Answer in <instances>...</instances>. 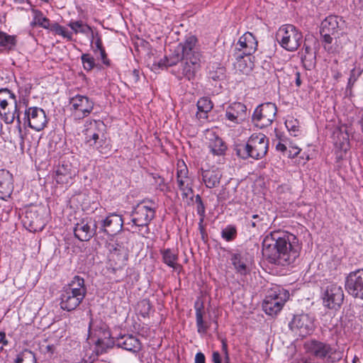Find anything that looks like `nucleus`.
I'll use <instances>...</instances> for the list:
<instances>
[{
	"mask_svg": "<svg viewBox=\"0 0 363 363\" xmlns=\"http://www.w3.org/2000/svg\"><path fill=\"white\" fill-rule=\"evenodd\" d=\"M95 46L93 47V50L94 53H96V52L102 48H104L101 38L99 34V33H96V40L94 42Z\"/></svg>",
	"mask_w": 363,
	"mask_h": 363,
	"instance_id": "5fc2aeb1",
	"label": "nucleus"
},
{
	"mask_svg": "<svg viewBox=\"0 0 363 363\" xmlns=\"http://www.w3.org/2000/svg\"><path fill=\"white\" fill-rule=\"evenodd\" d=\"M314 58H315V55L313 52L311 48L309 45L304 44L303 47V53H302V57H301L302 60L305 61V60H307L308 59L312 60Z\"/></svg>",
	"mask_w": 363,
	"mask_h": 363,
	"instance_id": "09e8293b",
	"label": "nucleus"
},
{
	"mask_svg": "<svg viewBox=\"0 0 363 363\" xmlns=\"http://www.w3.org/2000/svg\"><path fill=\"white\" fill-rule=\"evenodd\" d=\"M362 73V69L360 67H359L357 69L356 67H354L350 71V76L348 79V82H347V88H350V89L352 88V86H354L355 82L357 81L359 77L361 76Z\"/></svg>",
	"mask_w": 363,
	"mask_h": 363,
	"instance_id": "a18cd8bd",
	"label": "nucleus"
},
{
	"mask_svg": "<svg viewBox=\"0 0 363 363\" xmlns=\"http://www.w3.org/2000/svg\"><path fill=\"white\" fill-rule=\"evenodd\" d=\"M257 49V40L250 32L240 37L235 45L234 56L236 59L252 55Z\"/></svg>",
	"mask_w": 363,
	"mask_h": 363,
	"instance_id": "f8f14e48",
	"label": "nucleus"
},
{
	"mask_svg": "<svg viewBox=\"0 0 363 363\" xmlns=\"http://www.w3.org/2000/svg\"><path fill=\"white\" fill-rule=\"evenodd\" d=\"M74 34L82 33L89 35L91 27L82 21H70L67 25Z\"/></svg>",
	"mask_w": 363,
	"mask_h": 363,
	"instance_id": "4c0bfd02",
	"label": "nucleus"
},
{
	"mask_svg": "<svg viewBox=\"0 0 363 363\" xmlns=\"http://www.w3.org/2000/svg\"><path fill=\"white\" fill-rule=\"evenodd\" d=\"M345 288L354 298L363 299V269L352 272L348 274L346 278Z\"/></svg>",
	"mask_w": 363,
	"mask_h": 363,
	"instance_id": "2eb2a0df",
	"label": "nucleus"
},
{
	"mask_svg": "<svg viewBox=\"0 0 363 363\" xmlns=\"http://www.w3.org/2000/svg\"><path fill=\"white\" fill-rule=\"evenodd\" d=\"M16 37L10 35L6 33L0 31V46L9 50H13L16 45Z\"/></svg>",
	"mask_w": 363,
	"mask_h": 363,
	"instance_id": "e433bc0d",
	"label": "nucleus"
},
{
	"mask_svg": "<svg viewBox=\"0 0 363 363\" xmlns=\"http://www.w3.org/2000/svg\"><path fill=\"white\" fill-rule=\"evenodd\" d=\"M277 111L274 104L271 102L262 104L255 109L252 117V122L259 128L268 127L274 121Z\"/></svg>",
	"mask_w": 363,
	"mask_h": 363,
	"instance_id": "6e6552de",
	"label": "nucleus"
},
{
	"mask_svg": "<svg viewBox=\"0 0 363 363\" xmlns=\"http://www.w3.org/2000/svg\"><path fill=\"white\" fill-rule=\"evenodd\" d=\"M0 115L7 124L12 123L16 119L19 137L23 143L24 138L22 133L20 108L16 95L6 88L0 89Z\"/></svg>",
	"mask_w": 363,
	"mask_h": 363,
	"instance_id": "20e7f679",
	"label": "nucleus"
},
{
	"mask_svg": "<svg viewBox=\"0 0 363 363\" xmlns=\"http://www.w3.org/2000/svg\"><path fill=\"white\" fill-rule=\"evenodd\" d=\"M55 350V347L53 345H48L45 347V352L48 353H50V354H53Z\"/></svg>",
	"mask_w": 363,
	"mask_h": 363,
	"instance_id": "774afa93",
	"label": "nucleus"
},
{
	"mask_svg": "<svg viewBox=\"0 0 363 363\" xmlns=\"http://www.w3.org/2000/svg\"><path fill=\"white\" fill-rule=\"evenodd\" d=\"M237 236V229L234 225H228L221 231V237L227 242L233 241Z\"/></svg>",
	"mask_w": 363,
	"mask_h": 363,
	"instance_id": "79ce46f5",
	"label": "nucleus"
},
{
	"mask_svg": "<svg viewBox=\"0 0 363 363\" xmlns=\"http://www.w3.org/2000/svg\"><path fill=\"white\" fill-rule=\"evenodd\" d=\"M77 174L76 168L69 162H62L55 170V179L58 184H68Z\"/></svg>",
	"mask_w": 363,
	"mask_h": 363,
	"instance_id": "4be33fe9",
	"label": "nucleus"
},
{
	"mask_svg": "<svg viewBox=\"0 0 363 363\" xmlns=\"http://www.w3.org/2000/svg\"><path fill=\"white\" fill-rule=\"evenodd\" d=\"M2 343L3 345H6L8 344V341L6 339V334L4 332H0V344Z\"/></svg>",
	"mask_w": 363,
	"mask_h": 363,
	"instance_id": "338daca9",
	"label": "nucleus"
},
{
	"mask_svg": "<svg viewBox=\"0 0 363 363\" xmlns=\"http://www.w3.org/2000/svg\"><path fill=\"white\" fill-rule=\"evenodd\" d=\"M277 191L279 194H282L284 193H286V192H291V188L289 187V186L288 184H281V185H279L277 189Z\"/></svg>",
	"mask_w": 363,
	"mask_h": 363,
	"instance_id": "13d9d810",
	"label": "nucleus"
},
{
	"mask_svg": "<svg viewBox=\"0 0 363 363\" xmlns=\"http://www.w3.org/2000/svg\"><path fill=\"white\" fill-rule=\"evenodd\" d=\"M289 298V293L287 290L279 286H274L267 292L262 303L263 310L269 315H277Z\"/></svg>",
	"mask_w": 363,
	"mask_h": 363,
	"instance_id": "423d86ee",
	"label": "nucleus"
},
{
	"mask_svg": "<svg viewBox=\"0 0 363 363\" xmlns=\"http://www.w3.org/2000/svg\"><path fill=\"white\" fill-rule=\"evenodd\" d=\"M64 289L69 291H81V294L86 296V287L84 284V279L79 276H75L72 280Z\"/></svg>",
	"mask_w": 363,
	"mask_h": 363,
	"instance_id": "f704fd0d",
	"label": "nucleus"
},
{
	"mask_svg": "<svg viewBox=\"0 0 363 363\" xmlns=\"http://www.w3.org/2000/svg\"><path fill=\"white\" fill-rule=\"evenodd\" d=\"M162 259L164 264L175 270L180 267L177 262L178 254L175 250H165L162 252Z\"/></svg>",
	"mask_w": 363,
	"mask_h": 363,
	"instance_id": "72a5a7b5",
	"label": "nucleus"
},
{
	"mask_svg": "<svg viewBox=\"0 0 363 363\" xmlns=\"http://www.w3.org/2000/svg\"><path fill=\"white\" fill-rule=\"evenodd\" d=\"M246 107L241 102L233 103L230 106L225 112V117L230 121L238 124L241 121V117L244 115Z\"/></svg>",
	"mask_w": 363,
	"mask_h": 363,
	"instance_id": "c756f323",
	"label": "nucleus"
},
{
	"mask_svg": "<svg viewBox=\"0 0 363 363\" xmlns=\"http://www.w3.org/2000/svg\"><path fill=\"white\" fill-rule=\"evenodd\" d=\"M198 111L196 117L199 119H206L208 118V113L210 112L213 107V103L208 97H202L197 101Z\"/></svg>",
	"mask_w": 363,
	"mask_h": 363,
	"instance_id": "2f4dec72",
	"label": "nucleus"
},
{
	"mask_svg": "<svg viewBox=\"0 0 363 363\" xmlns=\"http://www.w3.org/2000/svg\"><path fill=\"white\" fill-rule=\"evenodd\" d=\"M69 104L78 114L79 118L86 117L94 108V102L91 100L86 96L79 94L71 98Z\"/></svg>",
	"mask_w": 363,
	"mask_h": 363,
	"instance_id": "a211bd4d",
	"label": "nucleus"
},
{
	"mask_svg": "<svg viewBox=\"0 0 363 363\" xmlns=\"http://www.w3.org/2000/svg\"><path fill=\"white\" fill-rule=\"evenodd\" d=\"M181 60H182V69H178V71L182 72V77L178 76V77H185L188 80H191L201 67V59L200 57L192 56L191 58H183Z\"/></svg>",
	"mask_w": 363,
	"mask_h": 363,
	"instance_id": "5701e85b",
	"label": "nucleus"
},
{
	"mask_svg": "<svg viewBox=\"0 0 363 363\" xmlns=\"http://www.w3.org/2000/svg\"><path fill=\"white\" fill-rule=\"evenodd\" d=\"M22 222L23 226L30 232L41 231L45 226L42 217L37 211L33 209L26 211Z\"/></svg>",
	"mask_w": 363,
	"mask_h": 363,
	"instance_id": "aec40b11",
	"label": "nucleus"
},
{
	"mask_svg": "<svg viewBox=\"0 0 363 363\" xmlns=\"http://www.w3.org/2000/svg\"><path fill=\"white\" fill-rule=\"evenodd\" d=\"M212 362L213 363H222L220 354L218 351L213 352Z\"/></svg>",
	"mask_w": 363,
	"mask_h": 363,
	"instance_id": "680f3d73",
	"label": "nucleus"
},
{
	"mask_svg": "<svg viewBox=\"0 0 363 363\" xmlns=\"http://www.w3.org/2000/svg\"><path fill=\"white\" fill-rule=\"evenodd\" d=\"M276 149H277V150H278L279 152L286 153V155L288 154V147L285 144H284L281 142H279L277 144Z\"/></svg>",
	"mask_w": 363,
	"mask_h": 363,
	"instance_id": "052dcab7",
	"label": "nucleus"
},
{
	"mask_svg": "<svg viewBox=\"0 0 363 363\" xmlns=\"http://www.w3.org/2000/svg\"><path fill=\"white\" fill-rule=\"evenodd\" d=\"M285 125L291 135L297 137L301 135V125L298 119L293 116H289L285 121Z\"/></svg>",
	"mask_w": 363,
	"mask_h": 363,
	"instance_id": "c9c22d12",
	"label": "nucleus"
},
{
	"mask_svg": "<svg viewBox=\"0 0 363 363\" xmlns=\"http://www.w3.org/2000/svg\"><path fill=\"white\" fill-rule=\"evenodd\" d=\"M225 68L223 66H218L216 69L210 70L209 78L213 81H219L225 77Z\"/></svg>",
	"mask_w": 363,
	"mask_h": 363,
	"instance_id": "c03bdc74",
	"label": "nucleus"
},
{
	"mask_svg": "<svg viewBox=\"0 0 363 363\" xmlns=\"http://www.w3.org/2000/svg\"><path fill=\"white\" fill-rule=\"evenodd\" d=\"M237 62L235 64V67L238 70H239L242 74H247L250 72L253 67V62L249 58V62L247 63L246 60L243 58L236 59Z\"/></svg>",
	"mask_w": 363,
	"mask_h": 363,
	"instance_id": "a19ab883",
	"label": "nucleus"
},
{
	"mask_svg": "<svg viewBox=\"0 0 363 363\" xmlns=\"http://www.w3.org/2000/svg\"><path fill=\"white\" fill-rule=\"evenodd\" d=\"M320 33H321V35L323 36V42L325 43V45H324L325 49L327 50L328 52H330V48H327L326 45L327 44L330 45L332 43L333 38L331 37V35H333V34L330 33L323 32V30H320Z\"/></svg>",
	"mask_w": 363,
	"mask_h": 363,
	"instance_id": "864d4df0",
	"label": "nucleus"
},
{
	"mask_svg": "<svg viewBox=\"0 0 363 363\" xmlns=\"http://www.w3.org/2000/svg\"><path fill=\"white\" fill-rule=\"evenodd\" d=\"M155 216V210L152 206L143 201L138 203L131 214V221L133 225L143 227L147 225Z\"/></svg>",
	"mask_w": 363,
	"mask_h": 363,
	"instance_id": "4468645a",
	"label": "nucleus"
},
{
	"mask_svg": "<svg viewBox=\"0 0 363 363\" xmlns=\"http://www.w3.org/2000/svg\"><path fill=\"white\" fill-rule=\"evenodd\" d=\"M104 343V341L101 340V339H98L97 341L96 342V346L97 347H99L97 350H96V353L97 354H102L104 352V348H100L99 347L101 346V345H102Z\"/></svg>",
	"mask_w": 363,
	"mask_h": 363,
	"instance_id": "0e129e2a",
	"label": "nucleus"
},
{
	"mask_svg": "<svg viewBox=\"0 0 363 363\" xmlns=\"http://www.w3.org/2000/svg\"><path fill=\"white\" fill-rule=\"evenodd\" d=\"M230 261L237 273L245 275L250 272V260L247 253L237 252L231 255Z\"/></svg>",
	"mask_w": 363,
	"mask_h": 363,
	"instance_id": "a878e982",
	"label": "nucleus"
},
{
	"mask_svg": "<svg viewBox=\"0 0 363 363\" xmlns=\"http://www.w3.org/2000/svg\"><path fill=\"white\" fill-rule=\"evenodd\" d=\"M301 149L298 147L295 143L290 142L288 145L287 156L289 158H294L301 152Z\"/></svg>",
	"mask_w": 363,
	"mask_h": 363,
	"instance_id": "de8ad7c7",
	"label": "nucleus"
},
{
	"mask_svg": "<svg viewBox=\"0 0 363 363\" xmlns=\"http://www.w3.org/2000/svg\"><path fill=\"white\" fill-rule=\"evenodd\" d=\"M15 363H36L35 354L28 350H24L18 354Z\"/></svg>",
	"mask_w": 363,
	"mask_h": 363,
	"instance_id": "58836bf2",
	"label": "nucleus"
},
{
	"mask_svg": "<svg viewBox=\"0 0 363 363\" xmlns=\"http://www.w3.org/2000/svg\"><path fill=\"white\" fill-rule=\"evenodd\" d=\"M295 83L298 87L301 85V74L299 72H296L295 74Z\"/></svg>",
	"mask_w": 363,
	"mask_h": 363,
	"instance_id": "69168bd1",
	"label": "nucleus"
},
{
	"mask_svg": "<svg viewBox=\"0 0 363 363\" xmlns=\"http://www.w3.org/2000/svg\"><path fill=\"white\" fill-rule=\"evenodd\" d=\"M85 296L77 290L69 291L63 288L60 294V308L64 311H72L80 305Z\"/></svg>",
	"mask_w": 363,
	"mask_h": 363,
	"instance_id": "f3484780",
	"label": "nucleus"
},
{
	"mask_svg": "<svg viewBox=\"0 0 363 363\" xmlns=\"http://www.w3.org/2000/svg\"><path fill=\"white\" fill-rule=\"evenodd\" d=\"M99 138V135L96 133H93L89 135H87L86 143L90 145L95 147L96 150L99 149V147L96 146L97 141Z\"/></svg>",
	"mask_w": 363,
	"mask_h": 363,
	"instance_id": "8fccbe9b",
	"label": "nucleus"
},
{
	"mask_svg": "<svg viewBox=\"0 0 363 363\" xmlns=\"http://www.w3.org/2000/svg\"><path fill=\"white\" fill-rule=\"evenodd\" d=\"M84 69L86 71H91L96 66L95 59L90 54L85 53L81 56Z\"/></svg>",
	"mask_w": 363,
	"mask_h": 363,
	"instance_id": "37998d69",
	"label": "nucleus"
},
{
	"mask_svg": "<svg viewBox=\"0 0 363 363\" xmlns=\"http://www.w3.org/2000/svg\"><path fill=\"white\" fill-rule=\"evenodd\" d=\"M51 31L56 35H61L69 41L72 40V32L68 31L64 26H60L58 23H53L51 27Z\"/></svg>",
	"mask_w": 363,
	"mask_h": 363,
	"instance_id": "ea45409f",
	"label": "nucleus"
},
{
	"mask_svg": "<svg viewBox=\"0 0 363 363\" xmlns=\"http://www.w3.org/2000/svg\"><path fill=\"white\" fill-rule=\"evenodd\" d=\"M128 76L129 77V81L130 83H136L140 79V69H134L133 70H129Z\"/></svg>",
	"mask_w": 363,
	"mask_h": 363,
	"instance_id": "603ef678",
	"label": "nucleus"
},
{
	"mask_svg": "<svg viewBox=\"0 0 363 363\" xmlns=\"http://www.w3.org/2000/svg\"><path fill=\"white\" fill-rule=\"evenodd\" d=\"M252 218L255 221H252L251 225L252 228H259L262 224L261 222L264 220L263 216L261 217L259 214H254Z\"/></svg>",
	"mask_w": 363,
	"mask_h": 363,
	"instance_id": "6e6d98bb",
	"label": "nucleus"
},
{
	"mask_svg": "<svg viewBox=\"0 0 363 363\" xmlns=\"http://www.w3.org/2000/svg\"><path fill=\"white\" fill-rule=\"evenodd\" d=\"M32 12L33 13V18L30 23V26L33 28L38 26L51 31L52 23H50V19L45 17L40 10L32 9Z\"/></svg>",
	"mask_w": 363,
	"mask_h": 363,
	"instance_id": "7c9ffc66",
	"label": "nucleus"
},
{
	"mask_svg": "<svg viewBox=\"0 0 363 363\" xmlns=\"http://www.w3.org/2000/svg\"><path fill=\"white\" fill-rule=\"evenodd\" d=\"M289 328L297 333L300 337H304L314 330V318L308 314H299L294 316L289 324Z\"/></svg>",
	"mask_w": 363,
	"mask_h": 363,
	"instance_id": "ddd939ff",
	"label": "nucleus"
},
{
	"mask_svg": "<svg viewBox=\"0 0 363 363\" xmlns=\"http://www.w3.org/2000/svg\"><path fill=\"white\" fill-rule=\"evenodd\" d=\"M279 45L289 52L296 51L303 41L302 33L292 24L282 25L276 33Z\"/></svg>",
	"mask_w": 363,
	"mask_h": 363,
	"instance_id": "39448f33",
	"label": "nucleus"
},
{
	"mask_svg": "<svg viewBox=\"0 0 363 363\" xmlns=\"http://www.w3.org/2000/svg\"><path fill=\"white\" fill-rule=\"evenodd\" d=\"M197 38L194 35L187 36L183 43H180L177 46V51L181 52L182 56L179 53L172 57H166L163 62L165 67H171L176 65L181 59L189 58L192 56L201 57L199 52L196 47Z\"/></svg>",
	"mask_w": 363,
	"mask_h": 363,
	"instance_id": "0eeeda50",
	"label": "nucleus"
},
{
	"mask_svg": "<svg viewBox=\"0 0 363 363\" xmlns=\"http://www.w3.org/2000/svg\"><path fill=\"white\" fill-rule=\"evenodd\" d=\"M13 191V175L6 169L0 170V199L6 200Z\"/></svg>",
	"mask_w": 363,
	"mask_h": 363,
	"instance_id": "393cba45",
	"label": "nucleus"
},
{
	"mask_svg": "<svg viewBox=\"0 0 363 363\" xmlns=\"http://www.w3.org/2000/svg\"><path fill=\"white\" fill-rule=\"evenodd\" d=\"M220 341L222 344V352L224 356V362L225 363H230V355L228 352L227 340L226 338H222Z\"/></svg>",
	"mask_w": 363,
	"mask_h": 363,
	"instance_id": "3c124183",
	"label": "nucleus"
},
{
	"mask_svg": "<svg viewBox=\"0 0 363 363\" xmlns=\"http://www.w3.org/2000/svg\"><path fill=\"white\" fill-rule=\"evenodd\" d=\"M345 24V21L342 17L330 15L322 21L320 30L335 35L344 28Z\"/></svg>",
	"mask_w": 363,
	"mask_h": 363,
	"instance_id": "b1692460",
	"label": "nucleus"
},
{
	"mask_svg": "<svg viewBox=\"0 0 363 363\" xmlns=\"http://www.w3.org/2000/svg\"><path fill=\"white\" fill-rule=\"evenodd\" d=\"M201 175L203 183L209 189L218 186L222 177V174L218 168L203 170Z\"/></svg>",
	"mask_w": 363,
	"mask_h": 363,
	"instance_id": "c85d7f7f",
	"label": "nucleus"
},
{
	"mask_svg": "<svg viewBox=\"0 0 363 363\" xmlns=\"http://www.w3.org/2000/svg\"><path fill=\"white\" fill-rule=\"evenodd\" d=\"M205 217H200L199 222V229L200 230L201 234L203 236L206 233L205 227L203 225V221H204Z\"/></svg>",
	"mask_w": 363,
	"mask_h": 363,
	"instance_id": "e2e57ef3",
	"label": "nucleus"
},
{
	"mask_svg": "<svg viewBox=\"0 0 363 363\" xmlns=\"http://www.w3.org/2000/svg\"><path fill=\"white\" fill-rule=\"evenodd\" d=\"M308 352L313 359L319 363H336L340 362L344 354V350L337 344L331 345L326 342L312 340L307 346Z\"/></svg>",
	"mask_w": 363,
	"mask_h": 363,
	"instance_id": "f03ea898",
	"label": "nucleus"
},
{
	"mask_svg": "<svg viewBox=\"0 0 363 363\" xmlns=\"http://www.w3.org/2000/svg\"><path fill=\"white\" fill-rule=\"evenodd\" d=\"M195 363H206V357L203 352H199L196 354Z\"/></svg>",
	"mask_w": 363,
	"mask_h": 363,
	"instance_id": "bf43d9fd",
	"label": "nucleus"
},
{
	"mask_svg": "<svg viewBox=\"0 0 363 363\" xmlns=\"http://www.w3.org/2000/svg\"><path fill=\"white\" fill-rule=\"evenodd\" d=\"M22 120L24 125H27L36 131L43 130L48 123L45 111L36 106L26 108Z\"/></svg>",
	"mask_w": 363,
	"mask_h": 363,
	"instance_id": "9d476101",
	"label": "nucleus"
},
{
	"mask_svg": "<svg viewBox=\"0 0 363 363\" xmlns=\"http://www.w3.org/2000/svg\"><path fill=\"white\" fill-rule=\"evenodd\" d=\"M195 202L196 203V212L200 217H205L206 208L204 203L199 194L195 196Z\"/></svg>",
	"mask_w": 363,
	"mask_h": 363,
	"instance_id": "49530a36",
	"label": "nucleus"
},
{
	"mask_svg": "<svg viewBox=\"0 0 363 363\" xmlns=\"http://www.w3.org/2000/svg\"><path fill=\"white\" fill-rule=\"evenodd\" d=\"M323 303L328 308L339 307L344 299L342 287L337 284H330L326 286L323 294Z\"/></svg>",
	"mask_w": 363,
	"mask_h": 363,
	"instance_id": "dca6fc26",
	"label": "nucleus"
},
{
	"mask_svg": "<svg viewBox=\"0 0 363 363\" xmlns=\"http://www.w3.org/2000/svg\"><path fill=\"white\" fill-rule=\"evenodd\" d=\"M205 312L203 307L196 308V325L199 334H206L210 328V323L203 320Z\"/></svg>",
	"mask_w": 363,
	"mask_h": 363,
	"instance_id": "473e14b6",
	"label": "nucleus"
},
{
	"mask_svg": "<svg viewBox=\"0 0 363 363\" xmlns=\"http://www.w3.org/2000/svg\"><path fill=\"white\" fill-rule=\"evenodd\" d=\"M301 245L293 234L285 231H273L262 241V255L269 262L286 266L299 257Z\"/></svg>",
	"mask_w": 363,
	"mask_h": 363,
	"instance_id": "f257e3e1",
	"label": "nucleus"
},
{
	"mask_svg": "<svg viewBox=\"0 0 363 363\" xmlns=\"http://www.w3.org/2000/svg\"><path fill=\"white\" fill-rule=\"evenodd\" d=\"M208 140V147L214 155H223L225 154L227 146L223 140L213 131H208L206 134Z\"/></svg>",
	"mask_w": 363,
	"mask_h": 363,
	"instance_id": "bb28decb",
	"label": "nucleus"
},
{
	"mask_svg": "<svg viewBox=\"0 0 363 363\" xmlns=\"http://www.w3.org/2000/svg\"><path fill=\"white\" fill-rule=\"evenodd\" d=\"M101 226L99 232L106 233L108 234L116 233L122 229L123 220L122 217L117 214H111L105 219H101L99 216V222Z\"/></svg>",
	"mask_w": 363,
	"mask_h": 363,
	"instance_id": "412c9836",
	"label": "nucleus"
},
{
	"mask_svg": "<svg viewBox=\"0 0 363 363\" xmlns=\"http://www.w3.org/2000/svg\"><path fill=\"white\" fill-rule=\"evenodd\" d=\"M99 222V216L82 218L74 228L75 238L80 241H89L96 234Z\"/></svg>",
	"mask_w": 363,
	"mask_h": 363,
	"instance_id": "1a4fd4ad",
	"label": "nucleus"
},
{
	"mask_svg": "<svg viewBox=\"0 0 363 363\" xmlns=\"http://www.w3.org/2000/svg\"><path fill=\"white\" fill-rule=\"evenodd\" d=\"M269 149V139L262 133H254L248 138L246 144L236 145L237 155L243 159L252 158L259 160L263 158Z\"/></svg>",
	"mask_w": 363,
	"mask_h": 363,
	"instance_id": "7ed1b4c3",
	"label": "nucleus"
},
{
	"mask_svg": "<svg viewBox=\"0 0 363 363\" xmlns=\"http://www.w3.org/2000/svg\"><path fill=\"white\" fill-rule=\"evenodd\" d=\"M116 345L119 347L134 353L140 349V341L132 335H124L118 337Z\"/></svg>",
	"mask_w": 363,
	"mask_h": 363,
	"instance_id": "cd10ccee",
	"label": "nucleus"
},
{
	"mask_svg": "<svg viewBox=\"0 0 363 363\" xmlns=\"http://www.w3.org/2000/svg\"><path fill=\"white\" fill-rule=\"evenodd\" d=\"M189 170L183 160H179L177 164V177L178 186L182 191V198H189L191 201L194 197L193 182L188 177Z\"/></svg>",
	"mask_w": 363,
	"mask_h": 363,
	"instance_id": "9b49d317",
	"label": "nucleus"
},
{
	"mask_svg": "<svg viewBox=\"0 0 363 363\" xmlns=\"http://www.w3.org/2000/svg\"><path fill=\"white\" fill-rule=\"evenodd\" d=\"M99 51L101 60L103 64L105 65L106 66H110L111 62L107 57V54L106 52L105 48H104L99 50Z\"/></svg>",
	"mask_w": 363,
	"mask_h": 363,
	"instance_id": "4d7b16f0",
	"label": "nucleus"
},
{
	"mask_svg": "<svg viewBox=\"0 0 363 363\" xmlns=\"http://www.w3.org/2000/svg\"><path fill=\"white\" fill-rule=\"evenodd\" d=\"M110 259L115 262L119 268L124 266L128 259V250L122 242L116 240L108 244Z\"/></svg>",
	"mask_w": 363,
	"mask_h": 363,
	"instance_id": "6ab92c4d",
	"label": "nucleus"
}]
</instances>
